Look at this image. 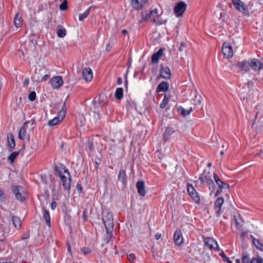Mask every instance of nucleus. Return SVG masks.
Segmentation results:
<instances>
[{
  "label": "nucleus",
  "mask_w": 263,
  "mask_h": 263,
  "mask_svg": "<svg viewBox=\"0 0 263 263\" xmlns=\"http://www.w3.org/2000/svg\"><path fill=\"white\" fill-rule=\"evenodd\" d=\"M236 66L239 67L241 70H243L245 71H248L250 70V67H251L250 62H247L246 61L238 62L236 64Z\"/></svg>",
  "instance_id": "393cba45"
},
{
  "label": "nucleus",
  "mask_w": 263,
  "mask_h": 263,
  "mask_svg": "<svg viewBox=\"0 0 263 263\" xmlns=\"http://www.w3.org/2000/svg\"><path fill=\"white\" fill-rule=\"evenodd\" d=\"M115 97L117 100H120L123 98V90L121 87L117 88L115 93Z\"/></svg>",
  "instance_id": "2f4dec72"
},
{
  "label": "nucleus",
  "mask_w": 263,
  "mask_h": 263,
  "mask_svg": "<svg viewBox=\"0 0 263 263\" xmlns=\"http://www.w3.org/2000/svg\"><path fill=\"white\" fill-rule=\"evenodd\" d=\"M10 215L12 218L13 225L16 228H20L21 226V220L19 217L13 216L10 213Z\"/></svg>",
  "instance_id": "c85d7f7f"
},
{
  "label": "nucleus",
  "mask_w": 263,
  "mask_h": 263,
  "mask_svg": "<svg viewBox=\"0 0 263 263\" xmlns=\"http://www.w3.org/2000/svg\"><path fill=\"white\" fill-rule=\"evenodd\" d=\"M57 35L60 37H63L66 35V31L65 29H60L57 30Z\"/></svg>",
  "instance_id": "ea45409f"
},
{
  "label": "nucleus",
  "mask_w": 263,
  "mask_h": 263,
  "mask_svg": "<svg viewBox=\"0 0 263 263\" xmlns=\"http://www.w3.org/2000/svg\"><path fill=\"white\" fill-rule=\"evenodd\" d=\"M60 105V103H57L53 104V105H51L50 106L51 107H52L54 109H59L60 108L59 107Z\"/></svg>",
  "instance_id": "864d4df0"
},
{
  "label": "nucleus",
  "mask_w": 263,
  "mask_h": 263,
  "mask_svg": "<svg viewBox=\"0 0 263 263\" xmlns=\"http://www.w3.org/2000/svg\"><path fill=\"white\" fill-rule=\"evenodd\" d=\"M86 213H87V211L86 210L83 211V217L84 218L85 221H86L87 220Z\"/></svg>",
  "instance_id": "680f3d73"
},
{
  "label": "nucleus",
  "mask_w": 263,
  "mask_h": 263,
  "mask_svg": "<svg viewBox=\"0 0 263 263\" xmlns=\"http://www.w3.org/2000/svg\"><path fill=\"white\" fill-rule=\"evenodd\" d=\"M250 66L252 67V68L255 70H259L261 69L262 67V63L261 62H260L258 60L253 59H252L250 62Z\"/></svg>",
  "instance_id": "aec40b11"
},
{
  "label": "nucleus",
  "mask_w": 263,
  "mask_h": 263,
  "mask_svg": "<svg viewBox=\"0 0 263 263\" xmlns=\"http://www.w3.org/2000/svg\"><path fill=\"white\" fill-rule=\"evenodd\" d=\"M187 190L189 194L196 203H199L200 198L197 192L196 191L193 186L190 184H187Z\"/></svg>",
  "instance_id": "39448f33"
},
{
  "label": "nucleus",
  "mask_w": 263,
  "mask_h": 263,
  "mask_svg": "<svg viewBox=\"0 0 263 263\" xmlns=\"http://www.w3.org/2000/svg\"><path fill=\"white\" fill-rule=\"evenodd\" d=\"M118 180L121 181L123 185H125L126 182V175L125 171L124 170H121L119 171L118 175Z\"/></svg>",
  "instance_id": "a878e982"
},
{
  "label": "nucleus",
  "mask_w": 263,
  "mask_h": 263,
  "mask_svg": "<svg viewBox=\"0 0 263 263\" xmlns=\"http://www.w3.org/2000/svg\"><path fill=\"white\" fill-rule=\"evenodd\" d=\"M168 102V98L166 97V95L164 96V99H163L162 102L160 105V107L161 108H164L166 105L167 104Z\"/></svg>",
  "instance_id": "a19ab883"
},
{
  "label": "nucleus",
  "mask_w": 263,
  "mask_h": 263,
  "mask_svg": "<svg viewBox=\"0 0 263 263\" xmlns=\"http://www.w3.org/2000/svg\"><path fill=\"white\" fill-rule=\"evenodd\" d=\"M87 148L90 152L93 150V142L92 140L89 139L87 143Z\"/></svg>",
  "instance_id": "37998d69"
},
{
  "label": "nucleus",
  "mask_w": 263,
  "mask_h": 263,
  "mask_svg": "<svg viewBox=\"0 0 263 263\" xmlns=\"http://www.w3.org/2000/svg\"><path fill=\"white\" fill-rule=\"evenodd\" d=\"M57 207V203L55 201H52L51 203V208L52 210H54Z\"/></svg>",
  "instance_id": "4d7b16f0"
},
{
  "label": "nucleus",
  "mask_w": 263,
  "mask_h": 263,
  "mask_svg": "<svg viewBox=\"0 0 263 263\" xmlns=\"http://www.w3.org/2000/svg\"><path fill=\"white\" fill-rule=\"evenodd\" d=\"M213 177L215 182L218 185V187L221 188L222 186H224V182L220 180V179L219 178V177L216 173H214Z\"/></svg>",
  "instance_id": "72a5a7b5"
},
{
  "label": "nucleus",
  "mask_w": 263,
  "mask_h": 263,
  "mask_svg": "<svg viewBox=\"0 0 263 263\" xmlns=\"http://www.w3.org/2000/svg\"><path fill=\"white\" fill-rule=\"evenodd\" d=\"M169 88L168 83L166 81L161 82L157 86L156 92H166Z\"/></svg>",
  "instance_id": "5701e85b"
},
{
  "label": "nucleus",
  "mask_w": 263,
  "mask_h": 263,
  "mask_svg": "<svg viewBox=\"0 0 263 263\" xmlns=\"http://www.w3.org/2000/svg\"><path fill=\"white\" fill-rule=\"evenodd\" d=\"M174 132V130L172 127H167L164 134H163V140L164 142H166L167 139L169 138L170 136Z\"/></svg>",
  "instance_id": "bb28decb"
},
{
  "label": "nucleus",
  "mask_w": 263,
  "mask_h": 263,
  "mask_svg": "<svg viewBox=\"0 0 263 263\" xmlns=\"http://www.w3.org/2000/svg\"><path fill=\"white\" fill-rule=\"evenodd\" d=\"M67 1L66 0H64L60 5V9L61 10H66L67 9Z\"/></svg>",
  "instance_id": "c03bdc74"
},
{
  "label": "nucleus",
  "mask_w": 263,
  "mask_h": 263,
  "mask_svg": "<svg viewBox=\"0 0 263 263\" xmlns=\"http://www.w3.org/2000/svg\"><path fill=\"white\" fill-rule=\"evenodd\" d=\"M28 83H29V80L28 79H26L23 82V85L25 86H27L28 85Z\"/></svg>",
  "instance_id": "0e129e2a"
},
{
  "label": "nucleus",
  "mask_w": 263,
  "mask_h": 263,
  "mask_svg": "<svg viewBox=\"0 0 263 263\" xmlns=\"http://www.w3.org/2000/svg\"><path fill=\"white\" fill-rule=\"evenodd\" d=\"M186 4L182 1L178 3L174 7V12L177 16H181L186 9Z\"/></svg>",
  "instance_id": "20e7f679"
},
{
  "label": "nucleus",
  "mask_w": 263,
  "mask_h": 263,
  "mask_svg": "<svg viewBox=\"0 0 263 263\" xmlns=\"http://www.w3.org/2000/svg\"><path fill=\"white\" fill-rule=\"evenodd\" d=\"M131 63H132V59H131V58H129L128 59V62L127 63V66L128 69L130 67V66L131 65Z\"/></svg>",
  "instance_id": "bf43d9fd"
},
{
  "label": "nucleus",
  "mask_w": 263,
  "mask_h": 263,
  "mask_svg": "<svg viewBox=\"0 0 263 263\" xmlns=\"http://www.w3.org/2000/svg\"><path fill=\"white\" fill-rule=\"evenodd\" d=\"M63 81L61 76L52 78L50 80V83L54 88H59L63 84Z\"/></svg>",
  "instance_id": "f8f14e48"
},
{
  "label": "nucleus",
  "mask_w": 263,
  "mask_h": 263,
  "mask_svg": "<svg viewBox=\"0 0 263 263\" xmlns=\"http://www.w3.org/2000/svg\"><path fill=\"white\" fill-rule=\"evenodd\" d=\"M128 257L129 260H134L136 258V256L134 253H130L128 256Z\"/></svg>",
  "instance_id": "6e6d98bb"
},
{
  "label": "nucleus",
  "mask_w": 263,
  "mask_h": 263,
  "mask_svg": "<svg viewBox=\"0 0 263 263\" xmlns=\"http://www.w3.org/2000/svg\"><path fill=\"white\" fill-rule=\"evenodd\" d=\"M174 242L176 245H181L183 241V239L180 230H176L174 235Z\"/></svg>",
  "instance_id": "f3484780"
},
{
  "label": "nucleus",
  "mask_w": 263,
  "mask_h": 263,
  "mask_svg": "<svg viewBox=\"0 0 263 263\" xmlns=\"http://www.w3.org/2000/svg\"><path fill=\"white\" fill-rule=\"evenodd\" d=\"M147 0H132V5L135 9H141L147 3Z\"/></svg>",
  "instance_id": "2eb2a0df"
},
{
  "label": "nucleus",
  "mask_w": 263,
  "mask_h": 263,
  "mask_svg": "<svg viewBox=\"0 0 263 263\" xmlns=\"http://www.w3.org/2000/svg\"><path fill=\"white\" fill-rule=\"evenodd\" d=\"M91 7H89L84 13L79 15V20L80 21H82L84 18H86L90 12Z\"/></svg>",
  "instance_id": "c9c22d12"
},
{
  "label": "nucleus",
  "mask_w": 263,
  "mask_h": 263,
  "mask_svg": "<svg viewBox=\"0 0 263 263\" xmlns=\"http://www.w3.org/2000/svg\"><path fill=\"white\" fill-rule=\"evenodd\" d=\"M5 199L6 196L5 193L1 189H0V201L4 202L5 201Z\"/></svg>",
  "instance_id": "3c124183"
},
{
  "label": "nucleus",
  "mask_w": 263,
  "mask_h": 263,
  "mask_svg": "<svg viewBox=\"0 0 263 263\" xmlns=\"http://www.w3.org/2000/svg\"><path fill=\"white\" fill-rule=\"evenodd\" d=\"M15 198L16 199L22 202L24 201L25 199V196L22 195L21 192L18 193V195H16Z\"/></svg>",
  "instance_id": "49530a36"
},
{
  "label": "nucleus",
  "mask_w": 263,
  "mask_h": 263,
  "mask_svg": "<svg viewBox=\"0 0 263 263\" xmlns=\"http://www.w3.org/2000/svg\"><path fill=\"white\" fill-rule=\"evenodd\" d=\"M122 83V79L121 77H119L117 79V84L118 85H121Z\"/></svg>",
  "instance_id": "e2e57ef3"
},
{
  "label": "nucleus",
  "mask_w": 263,
  "mask_h": 263,
  "mask_svg": "<svg viewBox=\"0 0 263 263\" xmlns=\"http://www.w3.org/2000/svg\"><path fill=\"white\" fill-rule=\"evenodd\" d=\"M223 203V199L222 197H219L215 201L214 207L216 210V213L217 216L220 215V212L221 211V206Z\"/></svg>",
  "instance_id": "b1692460"
},
{
  "label": "nucleus",
  "mask_w": 263,
  "mask_h": 263,
  "mask_svg": "<svg viewBox=\"0 0 263 263\" xmlns=\"http://www.w3.org/2000/svg\"><path fill=\"white\" fill-rule=\"evenodd\" d=\"M151 21L153 22V23H155L157 25H160L161 24V23H159V21L156 19V18H153L151 20Z\"/></svg>",
  "instance_id": "5fc2aeb1"
},
{
  "label": "nucleus",
  "mask_w": 263,
  "mask_h": 263,
  "mask_svg": "<svg viewBox=\"0 0 263 263\" xmlns=\"http://www.w3.org/2000/svg\"><path fill=\"white\" fill-rule=\"evenodd\" d=\"M11 189L15 196L16 195H18V193L21 191V190H22L23 188L21 186L12 185L11 186Z\"/></svg>",
  "instance_id": "58836bf2"
},
{
  "label": "nucleus",
  "mask_w": 263,
  "mask_h": 263,
  "mask_svg": "<svg viewBox=\"0 0 263 263\" xmlns=\"http://www.w3.org/2000/svg\"><path fill=\"white\" fill-rule=\"evenodd\" d=\"M127 33V31L125 29H123V30H122V34L123 35H125V34H126Z\"/></svg>",
  "instance_id": "774afa93"
},
{
  "label": "nucleus",
  "mask_w": 263,
  "mask_h": 263,
  "mask_svg": "<svg viewBox=\"0 0 263 263\" xmlns=\"http://www.w3.org/2000/svg\"><path fill=\"white\" fill-rule=\"evenodd\" d=\"M227 188L229 189L230 188V185L228 183H224V188Z\"/></svg>",
  "instance_id": "338daca9"
},
{
  "label": "nucleus",
  "mask_w": 263,
  "mask_h": 263,
  "mask_svg": "<svg viewBox=\"0 0 263 263\" xmlns=\"http://www.w3.org/2000/svg\"><path fill=\"white\" fill-rule=\"evenodd\" d=\"M164 50V48H161L157 52L154 53L152 56V63H157L159 58L162 55Z\"/></svg>",
  "instance_id": "4be33fe9"
},
{
  "label": "nucleus",
  "mask_w": 263,
  "mask_h": 263,
  "mask_svg": "<svg viewBox=\"0 0 263 263\" xmlns=\"http://www.w3.org/2000/svg\"><path fill=\"white\" fill-rule=\"evenodd\" d=\"M22 17L19 13H17L15 14L14 19V25L16 27H21L22 25Z\"/></svg>",
  "instance_id": "7c9ffc66"
},
{
  "label": "nucleus",
  "mask_w": 263,
  "mask_h": 263,
  "mask_svg": "<svg viewBox=\"0 0 263 263\" xmlns=\"http://www.w3.org/2000/svg\"><path fill=\"white\" fill-rule=\"evenodd\" d=\"M263 260L261 257L253 258L250 260L249 255L246 253L243 254L242 263H262Z\"/></svg>",
  "instance_id": "9d476101"
},
{
  "label": "nucleus",
  "mask_w": 263,
  "mask_h": 263,
  "mask_svg": "<svg viewBox=\"0 0 263 263\" xmlns=\"http://www.w3.org/2000/svg\"><path fill=\"white\" fill-rule=\"evenodd\" d=\"M102 219L106 231L110 232V230H114V218L112 214L109 209L106 208L103 209Z\"/></svg>",
  "instance_id": "f257e3e1"
},
{
  "label": "nucleus",
  "mask_w": 263,
  "mask_h": 263,
  "mask_svg": "<svg viewBox=\"0 0 263 263\" xmlns=\"http://www.w3.org/2000/svg\"><path fill=\"white\" fill-rule=\"evenodd\" d=\"M43 210L44 212V215L43 217L47 223V224L50 227L51 226V222H50V216L49 213V211L47 210L45 208L43 207Z\"/></svg>",
  "instance_id": "cd10ccee"
},
{
  "label": "nucleus",
  "mask_w": 263,
  "mask_h": 263,
  "mask_svg": "<svg viewBox=\"0 0 263 263\" xmlns=\"http://www.w3.org/2000/svg\"><path fill=\"white\" fill-rule=\"evenodd\" d=\"M76 188H77V191L79 193H81L82 192V186L80 184H77Z\"/></svg>",
  "instance_id": "13d9d810"
},
{
  "label": "nucleus",
  "mask_w": 263,
  "mask_h": 263,
  "mask_svg": "<svg viewBox=\"0 0 263 263\" xmlns=\"http://www.w3.org/2000/svg\"><path fill=\"white\" fill-rule=\"evenodd\" d=\"M68 176V178L67 179L66 176L64 175L61 176L60 177L61 179L62 184L64 187V189L68 191L70 190V182H71V177L70 174H69V176Z\"/></svg>",
  "instance_id": "dca6fc26"
},
{
  "label": "nucleus",
  "mask_w": 263,
  "mask_h": 263,
  "mask_svg": "<svg viewBox=\"0 0 263 263\" xmlns=\"http://www.w3.org/2000/svg\"><path fill=\"white\" fill-rule=\"evenodd\" d=\"M81 251L84 255H87L91 252V249L89 248L83 247Z\"/></svg>",
  "instance_id": "8fccbe9b"
},
{
  "label": "nucleus",
  "mask_w": 263,
  "mask_h": 263,
  "mask_svg": "<svg viewBox=\"0 0 263 263\" xmlns=\"http://www.w3.org/2000/svg\"><path fill=\"white\" fill-rule=\"evenodd\" d=\"M36 98V93L35 91H31L28 96V99L31 101H33L35 100Z\"/></svg>",
  "instance_id": "a18cd8bd"
},
{
  "label": "nucleus",
  "mask_w": 263,
  "mask_h": 263,
  "mask_svg": "<svg viewBox=\"0 0 263 263\" xmlns=\"http://www.w3.org/2000/svg\"><path fill=\"white\" fill-rule=\"evenodd\" d=\"M19 151L12 152L8 157V159L10 160L11 163H12L14 162L15 159L19 155Z\"/></svg>",
  "instance_id": "e433bc0d"
},
{
  "label": "nucleus",
  "mask_w": 263,
  "mask_h": 263,
  "mask_svg": "<svg viewBox=\"0 0 263 263\" xmlns=\"http://www.w3.org/2000/svg\"><path fill=\"white\" fill-rule=\"evenodd\" d=\"M220 256L223 258L224 261H226L227 263H232V261H231L223 252H221L220 253Z\"/></svg>",
  "instance_id": "de8ad7c7"
},
{
  "label": "nucleus",
  "mask_w": 263,
  "mask_h": 263,
  "mask_svg": "<svg viewBox=\"0 0 263 263\" xmlns=\"http://www.w3.org/2000/svg\"><path fill=\"white\" fill-rule=\"evenodd\" d=\"M204 242L206 247L210 250L215 249L219 250L218 246L217 241L211 237H207L204 238Z\"/></svg>",
  "instance_id": "0eeeda50"
},
{
  "label": "nucleus",
  "mask_w": 263,
  "mask_h": 263,
  "mask_svg": "<svg viewBox=\"0 0 263 263\" xmlns=\"http://www.w3.org/2000/svg\"><path fill=\"white\" fill-rule=\"evenodd\" d=\"M67 108L66 107V101L63 103V106L61 110L58 113V116L53 119L49 120L48 125L50 126H53L58 124L65 118L66 114Z\"/></svg>",
  "instance_id": "f03ea898"
},
{
  "label": "nucleus",
  "mask_w": 263,
  "mask_h": 263,
  "mask_svg": "<svg viewBox=\"0 0 263 263\" xmlns=\"http://www.w3.org/2000/svg\"><path fill=\"white\" fill-rule=\"evenodd\" d=\"M234 7L245 15L248 14V9L243 2L240 0H231Z\"/></svg>",
  "instance_id": "7ed1b4c3"
},
{
  "label": "nucleus",
  "mask_w": 263,
  "mask_h": 263,
  "mask_svg": "<svg viewBox=\"0 0 263 263\" xmlns=\"http://www.w3.org/2000/svg\"><path fill=\"white\" fill-rule=\"evenodd\" d=\"M161 234L160 233H157L155 235V238L157 240L161 238Z\"/></svg>",
  "instance_id": "052dcab7"
},
{
  "label": "nucleus",
  "mask_w": 263,
  "mask_h": 263,
  "mask_svg": "<svg viewBox=\"0 0 263 263\" xmlns=\"http://www.w3.org/2000/svg\"><path fill=\"white\" fill-rule=\"evenodd\" d=\"M159 76L165 79H170L171 77V70L168 66L161 65Z\"/></svg>",
  "instance_id": "6e6552de"
},
{
  "label": "nucleus",
  "mask_w": 263,
  "mask_h": 263,
  "mask_svg": "<svg viewBox=\"0 0 263 263\" xmlns=\"http://www.w3.org/2000/svg\"><path fill=\"white\" fill-rule=\"evenodd\" d=\"M55 171L58 174L59 177L63 176V173H66L68 176H69V171L61 163H59L55 166Z\"/></svg>",
  "instance_id": "ddd939ff"
},
{
  "label": "nucleus",
  "mask_w": 263,
  "mask_h": 263,
  "mask_svg": "<svg viewBox=\"0 0 263 263\" xmlns=\"http://www.w3.org/2000/svg\"><path fill=\"white\" fill-rule=\"evenodd\" d=\"M207 185L209 186V190L210 191H211V195L212 194V193L214 192V191L215 190L216 185H215L214 182H213V181H212L211 184L210 183Z\"/></svg>",
  "instance_id": "09e8293b"
},
{
  "label": "nucleus",
  "mask_w": 263,
  "mask_h": 263,
  "mask_svg": "<svg viewBox=\"0 0 263 263\" xmlns=\"http://www.w3.org/2000/svg\"><path fill=\"white\" fill-rule=\"evenodd\" d=\"M158 10L157 9L154 10L149 11L148 12H141V16L143 21H147L149 19L152 18V17L157 16Z\"/></svg>",
  "instance_id": "9b49d317"
},
{
  "label": "nucleus",
  "mask_w": 263,
  "mask_h": 263,
  "mask_svg": "<svg viewBox=\"0 0 263 263\" xmlns=\"http://www.w3.org/2000/svg\"><path fill=\"white\" fill-rule=\"evenodd\" d=\"M199 180L201 182V183H206L207 185L209 184H211L212 181L213 180L211 179V176L210 175V172H204L200 175Z\"/></svg>",
  "instance_id": "1a4fd4ad"
},
{
  "label": "nucleus",
  "mask_w": 263,
  "mask_h": 263,
  "mask_svg": "<svg viewBox=\"0 0 263 263\" xmlns=\"http://www.w3.org/2000/svg\"><path fill=\"white\" fill-rule=\"evenodd\" d=\"M234 220L235 221V225L238 229L241 228L242 227L243 220L239 215H238L237 217L236 216H234Z\"/></svg>",
  "instance_id": "473e14b6"
},
{
  "label": "nucleus",
  "mask_w": 263,
  "mask_h": 263,
  "mask_svg": "<svg viewBox=\"0 0 263 263\" xmlns=\"http://www.w3.org/2000/svg\"><path fill=\"white\" fill-rule=\"evenodd\" d=\"M138 192L141 196H144L146 194L145 184L143 181H139L136 183Z\"/></svg>",
  "instance_id": "412c9836"
},
{
  "label": "nucleus",
  "mask_w": 263,
  "mask_h": 263,
  "mask_svg": "<svg viewBox=\"0 0 263 263\" xmlns=\"http://www.w3.org/2000/svg\"><path fill=\"white\" fill-rule=\"evenodd\" d=\"M222 52L224 57L227 59L231 58L233 55V51L231 46L228 43H224L222 47Z\"/></svg>",
  "instance_id": "423d86ee"
},
{
  "label": "nucleus",
  "mask_w": 263,
  "mask_h": 263,
  "mask_svg": "<svg viewBox=\"0 0 263 263\" xmlns=\"http://www.w3.org/2000/svg\"><path fill=\"white\" fill-rule=\"evenodd\" d=\"M178 50L179 52L181 53V55H186L187 51L186 44L184 42H181Z\"/></svg>",
  "instance_id": "f704fd0d"
},
{
  "label": "nucleus",
  "mask_w": 263,
  "mask_h": 263,
  "mask_svg": "<svg viewBox=\"0 0 263 263\" xmlns=\"http://www.w3.org/2000/svg\"><path fill=\"white\" fill-rule=\"evenodd\" d=\"M177 110L179 114H180L182 116H186L189 115L191 112L192 111V108H190L189 110H186L184 108L181 106H179L177 108Z\"/></svg>",
  "instance_id": "c756f323"
},
{
  "label": "nucleus",
  "mask_w": 263,
  "mask_h": 263,
  "mask_svg": "<svg viewBox=\"0 0 263 263\" xmlns=\"http://www.w3.org/2000/svg\"><path fill=\"white\" fill-rule=\"evenodd\" d=\"M252 242L257 249L260 250L263 249V246L258 239L253 238L252 239Z\"/></svg>",
  "instance_id": "4c0bfd02"
},
{
  "label": "nucleus",
  "mask_w": 263,
  "mask_h": 263,
  "mask_svg": "<svg viewBox=\"0 0 263 263\" xmlns=\"http://www.w3.org/2000/svg\"><path fill=\"white\" fill-rule=\"evenodd\" d=\"M224 189V186H222L221 188H220L219 187V188L217 189V190L216 191L215 194V196H218L220 193H221L222 191V190Z\"/></svg>",
  "instance_id": "603ef678"
},
{
  "label": "nucleus",
  "mask_w": 263,
  "mask_h": 263,
  "mask_svg": "<svg viewBox=\"0 0 263 263\" xmlns=\"http://www.w3.org/2000/svg\"><path fill=\"white\" fill-rule=\"evenodd\" d=\"M82 77L86 81H90L92 79V72L90 68H85L82 71Z\"/></svg>",
  "instance_id": "a211bd4d"
},
{
  "label": "nucleus",
  "mask_w": 263,
  "mask_h": 263,
  "mask_svg": "<svg viewBox=\"0 0 263 263\" xmlns=\"http://www.w3.org/2000/svg\"><path fill=\"white\" fill-rule=\"evenodd\" d=\"M48 79V75H45L42 77V80L43 81H46Z\"/></svg>",
  "instance_id": "69168bd1"
},
{
  "label": "nucleus",
  "mask_w": 263,
  "mask_h": 263,
  "mask_svg": "<svg viewBox=\"0 0 263 263\" xmlns=\"http://www.w3.org/2000/svg\"><path fill=\"white\" fill-rule=\"evenodd\" d=\"M34 121L33 120L28 121L25 122L23 125L20 128L19 133H18V138L20 139L23 140L25 137L26 135V126L29 123H30L31 125H33L34 123Z\"/></svg>",
  "instance_id": "4468645a"
},
{
  "label": "nucleus",
  "mask_w": 263,
  "mask_h": 263,
  "mask_svg": "<svg viewBox=\"0 0 263 263\" xmlns=\"http://www.w3.org/2000/svg\"><path fill=\"white\" fill-rule=\"evenodd\" d=\"M106 232L107 236L105 238V241H106V243H108L112 238L113 230H110V232H107V231H106Z\"/></svg>",
  "instance_id": "79ce46f5"
},
{
  "label": "nucleus",
  "mask_w": 263,
  "mask_h": 263,
  "mask_svg": "<svg viewBox=\"0 0 263 263\" xmlns=\"http://www.w3.org/2000/svg\"><path fill=\"white\" fill-rule=\"evenodd\" d=\"M7 143L9 148V151L11 152L14 149L15 146V142L13 135L12 134L10 133L8 135Z\"/></svg>",
  "instance_id": "6ab92c4d"
}]
</instances>
